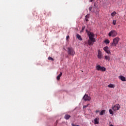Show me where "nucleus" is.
<instances>
[{
	"instance_id": "nucleus-1",
	"label": "nucleus",
	"mask_w": 126,
	"mask_h": 126,
	"mask_svg": "<svg viewBox=\"0 0 126 126\" xmlns=\"http://www.w3.org/2000/svg\"><path fill=\"white\" fill-rule=\"evenodd\" d=\"M119 41H120V38H119L118 37L115 38L113 39L112 43H111V46H114L115 47H116V46L118 45V43H119Z\"/></svg>"
},
{
	"instance_id": "nucleus-2",
	"label": "nucleus",
	"mask_w": 126,
	"mask_h": 126,
	"mask_svg": "<svg viewBox=\"0 0 126 126\" xmlns=\"http://www.w3.org/2000/svg\"><path fill=\"white\" fill-rule=\"evenodd\" d=\"M118 35V32L115 30L111 31L109 33L108 35L109 37H116Z\"/></svg>"
},
{
	"instance_id": "nucleus-3",
	"label": "nucleus",
	"mask_w": 126,
	"mask_h": 126,
	"mask_svg": "<svg viewBox=\"0 0 126 126\" xmlns=\"http://www.w3.org/2000/svg\"><path fill=\"white\" fill-rule=\"evenodd\" d=\"M96 69L100 71H106V68L104 66H101L100 65L96 66Z\"/></svg>"
},
{
	"instance_id": "nucleus-4",
	"label": "nucleus",
	"mask_w": 126,
	"mask_h": 126,
	"mask_svg": "<svg viewBox=\"0 0 126 126\" xmlns=\"http://www.w3.org/2000/svg\"><path fill=\"white\" fill-rule=\"evenodd\" d=\"M75 53L73 50V49L72 48H68V55H70V56H73Z\"/></svg>"
},
{
	"instance_id": "nucleus-5",
	"label": "nucleus",
	"mask_w": 126,
	"mask_h": 126,
	"mask_svg": "<svg viewBox=\"0 0 126 126\" xmlns=\"http://www.w3.org/2000/svg\"><path fill=\"white\" fill-rule=\"evenodd\" d=\"M120 108H121V107L120 106V104H116L115 105H114L112 107V110L115 111H119V110H120Z\"/></svg>"
},
{
	"instance_id": "nucleus-6",
	"label": "nucleus",
	"mask_w": 126,
	"mask_h": 126,
	"mask_svg": "<svg viewBox=\"0 0 126 126\" xmlns=\"http://www.w3.org/2000/svg\"><path fill=\"white\" fill-rule=\"evenodd\" d=\"M96 41L95 39H89L88 40V44L89 46H93L94 45V43H95Z\"/></svg>"
},
{
	"instance_id": "nucleus-7",
	"label": "nucleus",
	"mask_w": 126,
	"mask_h": 126,
	"mask_svg": "<svg viewBox=\"0 0 126 126\" xmlns=\"http://www.w3.org/2000/svg\"><path fill=\"white\" fill-rule=\"evenodd\" d=\"M83 99L84 101H90L91 100V97L88 96V94H85L83 97Z\"/></svg>"
},
{
	"instance_id": "nucleus-8",
	"label": "nucleus",
	"mask_w": 126,
	"mask_h": 126,
	"mask_svg": "<svg viewBox=\"0 0 126 126\" xmlns=\"http://www.w3.org/2000/svg\"><path fill=\"white\" fill-rule=\"evenodd\" d=\"M88 34L89 36V39H95V38H94V33H93V32H88Z\"/></svg>"
},
{
	"instance_id": "nucleus-9",
	"label": "nucleus",
	"mask_w": 126,
	"mask_h": 126,
	"mask_svg": "<svg viewBox=\"0 0 126 126\" xmlns=\"http://www.w3.org/2000/svg\"><path fill=\"white\" fill-rule=\"evenodd\" d=\"M97 58L99 59V60H101V59L103 58V54H102V52H101V50H98Z\"/></svg>"
},
{
	"instance_id": "nucleus-10",
	"label": "nucleus",
	"mask_w": 126,
	"mask_h": 126,
	"mask_svg": "<svg viewBox=\"0 0 126 126\" xmlns=\"http://www.w3.org/2000/svg\"><path fill=\"white\" fill-rule=\"evenodd\" d=\"M103 50L107 53V54H111V51L109 50V47L107 46L103 48Z\"/></svg>"
},
{
	"instance_id": "nucleus-11",
	"label": "nucleus",
	"mask_w": 126,
	"mask_h": 126,
	"mask_svg": "<svg viewBox=\"0 0 126 126\" xmlns=\"http://www.w3.org/2000/svg\"><path fill=\"white\" fill-rule=\"evenodd\" d=\"M94 125H98L99 124V118H96L94 119Z\"/></svg>"
},
{
	"instance_id": "nucleus-12",
	"label": "nucleus",
	"mask_w": 126,
	"mask_h": 126,
	"mask_svg": "<svg viewBox=\"0 0 126 126\" xmlns=\"http://www.w3.org/2000/svg\"><path fill=\"white\" fill-rule=\"evenodd\" d=\"M119 78H120V79H121V80H122V81H126V77H125L123 76H122V75L120 76L119 77Z\"/></svg>"
},
{
	"instance_id": "nucleus-13",
	"label": "nucleus",
	"mask_w": 126,
	"mask_h": 126,
	"mask_svg": "<svg viewBox=\"0 0 126 126\" xmlns=\"http://www.w3.org/2000/svg\"><path fill=\"white\" fill-rule=\"evenodd\" d=\"M70 117H71L70 115L68 114H66L64 117V119H65V120H69V118H70Z\"/></svg>"
},
{
	"instance_id": "nucleus-14",
	"label": "nucleus",
	"mask_w": 126,
	"mask_h": 126,
	"mask_svg": "<svg viewBox=\"0 0 126 126\" xmlns=\"http://www.w3.org/2000/svg\"><path fill=\"white\" fill-rule=\"evenodd\" d=\"M115 85L110 84L109 85H108V87H109V88H115Z\"/></svg>"
},
{
	"instance_id": "nucleus-15",
	"label": "nucleus",
	"mask_w": 126,
	"mask_h": 126,
	"mask_svg": "<svg viewBox=\"0 0 126 126\" xmlns=\"http://www.w3.org/2000/svg\"><path fill=\"white\" fill-rule=\"evenodd\" d=\"M62 75H63V73L60 72V74L57 77V80H60V79L61 78V76H62Z\"/></svg>"
},
{
	"instance_id": "nucleus-16",
	"label": "nucleus",
	"mask_w": 126,
	"mask_h": 126,
	"mask_svg": "<svg viewBox=\"0 0 126 126\" xmlns=\"http://www.w3.org/2000/svg\"><path fill=\"white\" fill-rule=\"evenodd\" d=\"M104 59L106 60V61H108V62H109L110 61V56L105 55L104 56Z\"/></svg>"
},
{
	"instance_id": "nucleus-17",
	"label": "nucleus",
	"mask_w": 126,
	"mask_h": 126,
	"mask_svg": "<svg viewBox=\"0 0 126 126\" xmlns=\"http://www.w3.org/2000/svg\"><path fill=\"white\" fill-rule=\"evenodd\" d=\"M105 113H106V110H103L100 112V115L103 116V115H105Z\"/></svg>"
},
{
	"instance_id": "nucleus-18",
	"label": "nucleus",
	"mask_w": 126,
	"mask_h": 126,
	"mask_svg": "<svg viewBox=\"0 0 126 126\" xmlns=\"http://www.w3.org/2000/svg\"><path fill=\"white\" fill-rule=\"evenodd\" d=\"M85 18H86V21L88 22L89 20H88V19L89 18V14H87L86 16H85Z\"/></svg>"
},
{
	"instance_id": "nucleus-19",
	"label": "nucleus",
	"mask_w": 126,
	"mask_h": 126,
	"mask_svg": "<svg viewBox=\"0 0 126 126\" xmlns=\"http://www.w3.org/2000/svg\"><path fill=\"white\" fill-rule=\"evenodd\" d=\"M116 14H117V12H116V11H114L111 13V16H113V17H114V16L116 15Z\"/></svg>"
},
{
	"instance_id": "nucleus-20",
	"label": "nucleus",
	"mask_w": 126,
	"mask_h": 126,
	"mask_svg": "<svg viewBox=\"0 0 126 126\" xmlns=\"http://www.w3.org/2000/svg\"><path fill=\"white\" fill-rule=\"evenodd\" d=\"M104 42L105 43V44H110V40H109L108 39H106L104 41Z\"/></svg>"
},
{
	"instance_id": "nucleus-21",
	"label": "nucleus",
	"mask_w": 126,
	"mask_h": 126,
	"mask_svg": "<svg viewBox=\"0 0 126 126\" xmlns=\"http://www.w3.org/2000/svg\"><path fill=\"white\" fill-rule=\"evenodd\" d=\"M109 114H110V115H114V112L112 109H109Z\"/></svg>"
},
{
	"instance_id": "nucleus-22",
	"label": "nucleus",
	"mask_w": 126,
	"mask_h": 126,
	"mask_svg": "<svg viewBox=\"0 0 126 126\" xmlns=\"http://www.w3.org/2000/svg\"><path fill=\"white\" fill-rule=\"evenodd\" d=\"M48 60H49V61H54V59L52 58L51 57H49L48 58Z\"/></svg>"
},
{
	"instance_id": "nucleus-23",
	"label": "nucleus",
	"mask_w": 126,
	"mask_h": 126,
	"mask_svg": "<svg viewBox=\"0 0 126 126\" xmlns=\"http://www.w3.org/2000/svg\"><path fill=\"white\" fill-rule=\"evenodd\" d=\"M113 25H116V24H117V21L113 20Z\"/></svg>"
},
{
	"instance_id": "nucleus-24",
	"label": "nucleus",
	"mask_w": 126,
	"mask_h": 126,
	"mask_svg": "<svg viewBox=\"0 0 126 126\" xmlns=\"http://www.w3.org/2000/svg\"><path fill=\"white\" fill-rule=\"evenodd\" d=\"M85 29V27H82V31H81V32H83L84 30Z\"/></svg>"
},
{
	"instance_id": "nucleus-25",
	"label": "nucleus",
	"mask_w": 126,
	"mask_h": 126,
	"mask_svg": "<svg viewBox=\"0 0 126 126\" xmlns=\"http://www.w3.org/2000/svg\"><path fill=\"white\" fill-rule=\"evenodd\" d=\"M88 106H89V104H87L86 105L84 106L83 109H85V108H87V107H88Z\"/></svg>"
},
{
	"instance_id": "nucleus-26",
	"label": "nucleus",
	"mask_w": 126,
	"mask_h": 126,
	"mask_svg": "<svg viewBox=\"0 0 126 126\" xmlns=\"http://www.w3.org/2000/svg\"><path fill=\"white\" fill-rule=\"evenodd\" d=\"M92 8H93V7H92V6L90 7L89 8V10L90 11H91V10H92Z\"/></svg>"
},
{
	"instance_id": "nucleus-27",
	"label": "nucleus",
	"mask_w": 126,
	"mask_h": 126,
	"mask_svg": "<svg viewBox=\"0 0 126 126\" xmlns=\"http://www.w3.org/2000/svg\"><path fill=\"white\" fill-rule=\"evenodd\" d=\"M68 39H69V35H67L66 37V40L67 41V40H68Z\"/></svg>"
},
{
	"instance_id": "nucleus-28",
	"label": "nucleus",
	"mask_w": 126,
	"mask_h": 126,
	"mask_svg": "<svg viewBox=\"0 0 126 126\" xmlns=\"http://www.w3.org/2000/svg\"><path fill=\"white\" fill-rule=\"evenodd\" d=\"M79 40L80 41H82V38H81V36L79 35Z\"/></svg>"
},
{
	"instance_id": "nucleus-29",
	"label": "nucleus",
	"mask_w": 126,
	"mask_h": 126,
	"mask_svg": "<svg viewBox=\"0 0 126 126\" xmlns=\"http://www.w3.org/2000/svg\"><path fill=\"white\" fill-rule=\"evenodd\" d=\"M77 37L78 40H79V34H77Z\"/></svg>"
},
{
	"instance_id": "nucleus-30",
	"label": "nucleus",
	"mask_w": 126,
	"mask_h": 126,
	"mask_svg": "<svg viewBox=\"0 0 126 126\" xmlns=\"http://www.w3.org/2000/svg\"><path fill=\"white\" fill-rule=\"evenodd\" d=\"M99 110H96L95 111V113H96V114H98V113H99Z\"/></svg>"
},
{
	"instance_id": "nucleus-31",
	"label": "nucleus",
	"mask_w": 126,
	"mask_h": 126,
	"mask_svg": "<svg viewBox=\"0 0 126 126\" xmlns=\"http://www.w3.org/2000/svg\"><path fill=\"white\" fill-rule=\"evenodd\" d=\"M72 126H78V125H74V124H72Z\"/></svg>"
},
{
	"instance_id": "nucleus-32",
	"label": "nucleus",
	"mask_w": 126,
	"mask_h": 126,
	"mask_svg": "<svg viewBox=\"0 0 126 126\" xmlns=\"http://www.w3.org/2000/svg\"><path fill=\"white\" fill-rule=\"evenodd\" d=\"M92 1H93V0H90L91 2H92Z\"/></svg>"
},
{
	"instance_id": "nucleus-33",
	"label": "nucleus",
	"mask_w": 126,
	"mask_h": 126,
	"mask_svg": "<svg viewBox=\"0 0 126 126\" xmlns=\"http://www.w3.org/2000/svg\"><path fill=\"white\" fill-rule=\"evenodd\" d=\"M109 126H113V125H110Z\"/></svg>"
}]
</instances>
